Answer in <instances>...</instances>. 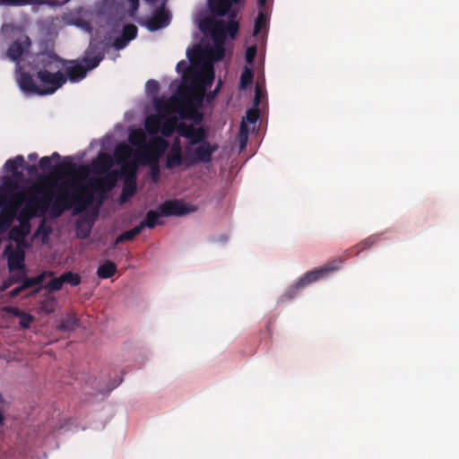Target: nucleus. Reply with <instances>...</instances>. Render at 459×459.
<instances>
[{"instance_id": "f257e3e1", "label": "nucleus", "mask_w": 459, "mask_h": 459, "mask_svg": "<svg viewBox=\"0 0 459 459\" xmlns=\"http://www.w3.org/2000/svg\"><path fill=\"white\" fill-rule=\"evenodd\" d=\"M87 187H83L76 180L71 178L65 180L55 199L67 211L74 208V213L77 214L90 206L95 197Z\"/></svg>"}, {"instance_id": "f03ea898", "label": "nucleus", "mask_w": 459, "mask_h": 459, "mask_svg": "<svg viewBox=\"0 0 459 459\" xmlns=\"http://www.w3.org/2000/svg\"><path fill=\"white\" fill-rule=\"evenodd\" d=\"M197 208L190 205L182 200H167L159 206V212L151 210L147 212L144 221L138 225L143 228L153 229L159 224L160 216H183L194 212Z\"/></svg>"}, {"instance_id": "7ed1b4c3", "label": "nucleus", "mask_w": 459, "mask_h": 459, "mask_svg": "<svg viewBox=\"0 0 459 459\" xmlns=\"http://www.w3.org/2000/svg\"><path fill=\"white\" fill-rule=\"evenodd\" d=\"M342 262L343 260L342 258H336L330 261L321 268L306 273L302 277H300L296 284L287 290L285 293L286 298L289 299L294 298L304 287L328 276L329 273L337 271L341 267Z\"/></svg>"}, {"instance_id": "20e7f679", "label": "nucleus", "mask_w": 459, "mask_h": 459, "mask_svg": "<svg viewBox=\"0 0 459 459\" xmlns=\"http://www.w3.org/2000/svg\"><path fill=\"white\" fill-rule=\"evenodd\" d=\"M219 149V144L208 141L196 144L195 146L185 147V165L192 167L199 163H209L212 160V155Z\"/></svg>"}, {"instance_id": "39448f33", "label": "nucleus", "mask_w": 459, "mask_h": 459, "mask_svg": "<svg viewBox=\"0 0 459 459\" xmlns=\"http://www.w3.org/2000/svg\"><path fill=\"white\" fill-rule=\"evenodd\" d=\"M119 178V171L111 170L101 178H90L83 187H87V191L92 194H97V198L100 202H103L108 192L111 191L117 185Z\"/></svg>"}, {"instance_id": "423d86ee", "label": "nucleus", "mask_w": 459, "mask_h": 459, "mask_svg": "<svg viewBox=\"0 0 459 459\" xmlns=\"http://www.w3.org/2000/svg\"><path fill=\"white\" fill-rule=\"evenodd\" d=\"M151 146L153 148V151L156 153V157L152 158L151 153H138L142 158L141 164L146 165L149 164L151 167V178L153 182H157L160 178V166H159V157L163 155L166 149L169 146V143L166 140L161 137L156 136L151 140Z\"/></svg>"}, {"instance_id": "0eeeda50", "label": "nucleus", "mask_w": 459, "mask_h": 459, "mask_svg": "<svg viewBox=\"0 0 459 459\" xmlns=\"http://www.w3.org/2000/svg\"><path fill=\"white\" fill-rule=\"evenodd\" d=\"M36 75L40 82L39 96L53 94L67 81L65 74L62 72L38 71Z\"/></svg>"}, {"instance_id": "6e6552de", "label": "nucleus", "mask_w": 459, "mask_h": 459, "mask_svg": "<svg viewBox=\"0 0 459 459\" xmlns=\"http://www.w3.org/2000/svg\"><path fill=\"white\" fill-rule=\"evenodd\" d=\"M24 200V195L22 193H16L13 195L8 203L6 200L0 196V206L5 205L3 208L2 212L0 214V229L3 230H6L13 223L18 208L22 205Z\"/></svg>"}, {"instance_id": "1a4fd4ad", "label": "nucleus", "mask_w": 459, "mask_h": 459, "mask_svg": "<svg viewBox=\"0 0 459 459\" xmlns=\"http://www.w3.org/2000/svg\"><path fill=\"white\" fill-rule=\"evenodd\" d=\"M67 61L54 52H43L37 56L34 69L38 71L62 72Z\"/></svg>"}, {"instance_id": "9d476101", "label": "nucleus", "mask_w": 459, "mask_h": 459, "mask_svg": "<svg viewBox=\"0 0 459 459\" xmlns=\"http://www.w3.org/2000/svg\"><path fill=\"white\" fill-rule=\"evenodd\" d=\"M177 132L180 136L188 140L187 146H195L207 141L208 134L202 126L195 127L193 125L180 123L177 127Z\"/></svg>"}, {"instance_id": "9b49d317", "label": "nucleus", "mask_w": 459, "mask_h": 459, "mask_svg": "<svg viewBox=\"0 0 459 459\" xmlns=\"http://www.w3.org/2000/svg\"><path fill=\"white\" fill-rule=\"evenodd\" d=\"M200 29L204 33L209 32L213 42L225 43L226 32L224 21L206 18L200 22Z\"/></svg>"}, {"instance_id": "f8f14e48", "label": "nucleus", "mask_w": 459, "mask_h": 459, "mask_svg": "<svg viewBox=\"0 0 459 459\" xmlns=\"http://www.w3.org/2000/svg\"><path fill=\"white\" fill-rule=\"evenodd\" d=\"M104 44L102 41L92 39L84 52L82 59L83 64H88V68L94 69L103 60L105 54Z\"/></svg>"}, {"instance_id": "ddd939ff", "label": "nucleus", "mask_w": 459, "mask_h": 459, "mask_svg": "<svg viewBox=\"0 0 459 459\" xmlns=\"http://www.w3.org/2000/svg\"><path fill=\"white\" fill-rule=\"evenodd\" d=\"M34 216V213L27 214L22 211L19 216L20 226L13 227L10 230V238L14 240L19 246H26L25 237L30 231V219Z\"/></svg>"}, {"instance_id": "4468645a", "label": "nucleus", "mask_w": 459, "mask_h": 459, "mask_svg": "<svg viewBox=\"0 0 459 459\" xmlns=\"http://www.w3.org/2000/svg\"><path fill=\"white\" fill-rule=\"evenodd\" d=\"M56 170L63 176L77 177L80 178H84L89 174V169L86 166L78 168L76 164L73 162L71 157H65L63 162L56 167Z\"/></svg>"}, {"instance_id": "2eb2a0df", "label": "nucleus", "mask_w": 459, "mask_h": 459, "mask_svg": "<svg viewBox=\"0 0 459 459\" xmlns=\"http://www.w3.org/2000/svg\"><path fill=\"white\" fill-rule=\"evenodd\" d=\"M52 200V195L46 194L40 197L32 196L29 200L23 211H25L27 214L34 213V216L36 215L37 211H40L41 213H45L48 210H49Z\"/></svg>"}, {"instance_id": "dca6fc26", "label": "nucleus", "mask_w": 459, "mask_h": 459, "mask_svg": "<svg viewBox=\"0 0 459 459\" xmlns=\"http://www.w3.org/2000/svg\"><path fill=\"white\" fill-rule=\"evenodd\" d=\"M67 63L71 64L69 66H65V76L67 80L73 82H79L86 77L87 72L91 69L88 68V64H79L75 61H67Z\"/></svg>"}, {"instance_id": "f3484780", "label": "nucleus", "mask_w": 459, "mask_h": 459, "mask_svg": "<svg viewBox=\"0 0 459 459\" xmlns=\"http://www.w3.org/2000/svg\"><path fill=\"white\" fill-rule=\"evenodd\" d=\"M169 23V13L163 9H158L154 12L152 17L145 21L144 25L149 30L155 31L168 26Z\"/></svg>"}, {"instance_id": "a211bd4d", "label": "nucleus", "mask_w": 459, "mask_h": 459, "mask_svg": "<svg viewBox=\"0 0 459 459\" xmlns=\"http://www.w3.org/2000/svg\"><path fill=\"white\" fill-rule=\"evenodd\" d=\"M137 31V27L134 24L125 25L121 35L114 39V48L117 50L125 48L131 40L136 38Z\"/></svg>"}, {"instance_id": "6ab92c4d", "label": "nucleus", "mask_w": 459, "mask_h": 459, "mask_svg": "<svg viewBox=\"0 0 459 459\" xmlns=\"http://www.w3.org/2000/svg\"><path fill=\"white\" fill-rule=\"evenodd\" d=\"M128 140L132 145L137 146L143 150V152H137L135 153L136 156H139L138 153H151V151L153 150L151 145H147V137L142 129H135L131 131L128 136Z\"/></svg>"}, {"instance_id": "aec40b11", "label": "nucleus", "mask_w": 459, "mask_h": 459, "mask_svg": "<svg viewBox=\"0 0 459 459\" xmlns=\"http://www.w3.org/2000/svg\"><path fill=\"white\" fill-rule=\"evenodd\" d=\"M114 161L112 157L105 152H100L91 162L92 169L98 174H107L111 171Z\"/></svg>"}, {"instance_id": "412c9836", "label": "nucleus", "mask_w": 459, "mask_h": 459, "mask_svg": "<svg viewBox=\"0 0 459 459\" xmlns=\"http://www.w3.org/2000/svg\"><path fill=\"white\" fill-rule=\"evenodd\" d=\"M137 160H129L127 162L122 163L121 171L119 172V176L123 178L124 180L136 181L137 179V170L139 164L141 163L142 158L137 156Z\"/></svg>"}, {"instance_id": "4be33fe9", "label": "nucleus", "mask_w": 459, "mask_h": 459, "mask_svg": "<svg viewBox=\"0 0 459 459\" xmlns=\"http://www.w3.org/2000/svg\"><path fill=\"white\" fill-rule=\"evenodd\" d=\"M19 84L23 91L39 95L40 87L36 83L30 74L26 72L22 73L19 79Z\"/></svg>"}, {"instance_id": "5701e85b", "label": "nucleus", "mask_w": 459, "mask_h": 459, "mask_svg": "<svg viewBox=\"0 0 459 459\" xmlns=\"http://www.w3.org/2000/svg\"><path fill=\"white\" fill-rule=\"evenodd\" d=\"M25 254L22 250L17 249L8 255V269L10 272L25 269Z\"/></svg>"}, {"instance_id": "b1692460", "label": "nucleus", "mask_w": 459, "mask_h": 459, "mask_svg": "<svg viewBox=\"0 0 459 459\" xmlns=\"http://www.w3.org/2000/svg\"><path fill=\"white\" fill-rule=\"evenodd\" d=\"M232 4L229 0H209L211 12L217 16H224L230 13Z\"/></svg>"}, {"instance_id": "393cba45", "label": "nucleus", "mask_w": 459, "mask_h": 459, "mask_svg": "<svg viewBox=\"0 0 459 459\" xmlns=\"http://www.w3.org/2000/svg\"><path fill=\"white\" fill-rule=\"evenodd\" d=\"M45 275H46V273L43 272V273H39V275L32 277V278L25 277L20 286L22 289V290L30 289L32 287H36V289L34 290H32L30 294V296H33L43 288L42 282L45 280Z\"/></svg>"}, {"instance_id": "a878e982", "label": "nucleus", "mask_w": 459, "mask_h": 459, "mask_svg": "<svg viewBox=\"0 0 459 459\" xmlns=\"http://www.w3.org/2000/svg\"><path fill=\"white\" fill-rule=\"evenodd\" d=\"M56 299L55 296L50 291L45 292L39 302V309L46 314H51L56 310Z\"/></svg>"}, {"instance_id": "bb28decb", "label": "nucleus", "mask_w": 459, "mask_h": 459, "mask_svg": "<svg viewBox=\"0 0 459 459\" xmlns=\"http://www.w3.org/2000/svg\"><path fill=\"white\" fill-rule=\"evenodd\" d=\"M133 153V149L126 143L117 145L114 151L117 162L121 164L129 161Z\"/></svg>"}, {"instance_id": "cd10ccee", "label": "nucleus", "mask_w": 459, "mask_h": 459, "mask_svg": "<svg viewBox=\"0 0 459 459\" xmlns=\"http://www.w3.org/2000/svg\"><path fill=\"white\" fill-rule=\"evenodd\" d=\"M117 273V264L114 262L106 260L97 270V275L100 279L111 278Z\"/></svg>"}, {"instance_id": "c85d7f7f", "label": "nucleus", "mask_w": 459, "mask_h": 459, "mask_svg": "<svg viewBox=\"0 0 459 459\" xmlns=\"http://www.w3.org/2000/svg\"><path fill=\"white\" fill-rule=\"evenodd\" d=\"M144 126L150 134H157L161 126V117L159 115H150L146 117Z\"/></svg>"}, {"instance_id": "c756f323", "label": "nucleus", "mask_w": 459, "mask_h": 459, "mask_svg": "<svg viewBox=\"0 0 459 459\" xmlns=\"http://www.w3.org/2000/svg\"><path fill=\"white\" fill-rule=\"evenodd\" d=\"M137 191L136 181L124 180V186L122 188L120 201L121 203L126 202L130 197L134 196Z\"/></svg>"}, {"instance_id": "7c9ffc66", "label": "nucleus", "mask_w": 459, "mask_h": 459, "mask_svg": "<svg viewBox=\"0 0 459 459\" xmlns=\"http://www.w3.org/2000/svg\"><path fill=\"white\" fill-rule=\"evenodd\" d=\"M24 158L22 155H18L13 159H9L4 163V169L7 172H11L13 176L19 174L18 169L23 167Z\"/></svg>"}, {"instance_id": "2f4dec72", "label": "nucleus", "mask_w": 459, "mask_h": 459, "mask_svg": "<svg viewBox=\"0 0 459 459\" xmlns=\"http://www.w3.org/2000/svg\"><path fill=\"white\" fill-rule=\"evenodd\" d=\"M24 52V48L22 42L16 40L13 41L7 49V56L13 60L17 61L21 58Z\"/></svg>"}, {"instance_id": "473e14b6", "label": "nucleus", "mask_w": 459, "mask_h": 459, "mask_svg": "<svg viewBox=\"0 0 459 459\" xmlns=\"http://www.w3.org/2000/svg\"><path fill=\"white\" fill-rule=\"evenodd\" d=\"M235 16V12L231 11V13L229 15L230 21L228 22H225L226 35L228 34L231 39L236 38L239 29L238 22L234 20Z\"/></svg>"}, {"instance_id": "72a5a7b5", "label": "nucleus", "mask_w": 459, "mask_h": 459, "mask_svg": "<svg viewBox=\"0 0 459 459\" xmlns=\"http://www.w3.org/2000/svg\"><path fill=\"white\" fill-rule=\"evenodd\" d=\"M253 80H254L253 69L248 66H245L241 73V75H240L239 88L241 90L247 89L253 83Z\"/></svg>"}, {"instance_id": "f704fd0d", "label": "nucleus", "mask_w": 459, "mask_h": 459, "mask_svg": "<svg viewBox=\"0 0 459 459\" xmlns=\"http://www.w3.org/2000/svg\"><path fill=\"white\" fill-rule=\"evenodd\" d=\"M183 163L185 164V156L183 157L182 154L168 152L166 159V168L168 169H173L181 166Z\"/></svg>"}, {"instance_id": "c9c22d12", "label": "nucleus", "mask_w": 459, "mask_h": 459, "mask_svg": "<svg viewBox=\"0 0 459 459\" xmlns=\"http://www.w3.org/2000/svg\"><path fill=\"white\" fill-rule=\"evenodd\" d=\"M77 325V319L74 316L68 315L59 321L57 328L62 331H71L74 330Z\"/></svg>"}, {"instance_id": "e433bc0d", "label": "nucleus", "mask_w": 459, "mask_h": 459, "mask_svg": "<svg viewBox=\"0 0 459 459\" xmlns=\"http://www.w3.org/2000/svg\"><path fill=\"white\" fill-rule=\"evenodd\" d=\"M178 127L177 121L175 118L166 119L163 123H161L160 132L165 137H169Z\"/></svg>"}, {"instance_id": "4c0bfd02", "label": "nucleus", "mask_w": 459, "mask_h": 459, "mask_svg": "<svg viewBox=\"0 0 459 459\" xmlns=\"http://www.w3.org/2000/svg\"><path fill=\"white\" fill-rule=\"evenodd\" d=\"M142 232V227H139L138 225L135 226L134 228H133L132 230H126L125 232H123L122 234H120L116 241H115V245L120 243V242H123V241H129V240H132L134 239L137 235H139L140 233Z\"/></svg>"}, {"instance_id": "58836bf2", "label": "nucleus", "mask_w": 459, "mask_h": 459, "mask_svg": "<svg viewBox=\"0 0 459 459\" xmlns=\"http://www.w3.org/2000/svg\"><path fill=\"white\" fill-rule=\"evenodd\" d=\"M225 43L213 42V47L210 49L209 54L213 61H221L225 56Z\"/></svg>"}, {"instance_id": "ea45409f", "label": "nucleus", "mask_w": 459, "mask_h": 459, "mask_svg": "<svg viewBox=\"0 0 459 459\" xmlns=\"http://www.w3.org/2000/svg\"><path fill=\"white\" fill-rule=\"evenodd\" d=\"M267 25V16L264 10H259L258 15L255 21L253 35L256 36Z\"/></svg>"}, {"instance_id": "a19ab883", "label": "nucleus", "mask_w": 459, "mask_h": 459, "mask_svg": "<svg viewBox=\"0 0 459 459\" xmlns=\"http://www.w3.org/2000/svg\"><path fill=\"white\" fill-rule=\"evenodd\" d=\"M62 280L65 283L70 284L74 287L78 286L82 281L81 276L73 272H66L63 273Z\"/></svg>"}, {"instance_id": "79ce46f5", "label": "nucleus", "mask_w": 459, "mask_h": 459, "mask_svg": "<svg viewBox=\"0 0 459 459\" xmlns=\"http://www.w3.org/2000/svg\"><path fill=\"white\" fill-rule=\"evenodd\" d=\"M65 211H67V210L65 209L59 204V202H57L55 198L52 200L50 207H49V213H50L51 217L57 218V217L61 216L63 214V212H65Z\"/></svg>"}, {"instance_id": "37998d69", "label": "nucleus", "mask_w": 459, "mask_h": 459, "mask_svg": "<svg viewBox=\"0 0 459 459\" xmlns=\"http://www.w3.org/2000/svg\"><path fill=\"white\" fill-rule=\"evenodd\" d=\"M65 282L62 280V275L58 278H54L50 280L45 286L44 289L48 290V291H56L61 290L63 284Z\"/></svg>"}, {"instance_id": "c03bdc74", "label": "nucleus", "mask_w": 459, "mask_h": 459, "mask_svg": "<svg viewBox=\"0 0 459 459\" xmlns=\"http://www.w3.org/2000/svg\"><path fill=\"white\" fill-rule=\"evenodd\" d=\"M20 322L19 325L23 329L30 328L31 323L34 321V316L29 313L23 312L21 316H19Z\"/></svg>"}, {"instance_id": "a18cd8bd", "label": "nucleus", "mask_w": 459, "mask_h": 459, "mask_svg": "<svg viewBox=\"0 0 459 459\" xmlns=\"http://www.w3.org/2000/svg\"><path fill=\"white\" fill-rule=\"evenodd\" d=\"M91 226L88 224L78 223L76 226L77 236L81 238H86L91 234Z\"/></svg>"}, {"instance_id": "49530a36", "label": "nucleus", "mask_w": 459, "mask_h": 459, "mask_svg": "<svg viewBox=\"0 0 459 459\" xmlns=\"http://www.w3.org/2000/svg\"><path fill=\"white\" fill-rule=\"evenodd\" d=\"M257 54V48L255 45L249 46L245 53V59L248 65H252Z\"/></svg>"}, {"instance_id": "de8ad7c7", "label": "nucleus", "mask_w": 459, "mask_h": 459, "mask_svg": "<svg viewBox=\"0 0 459 459\" xmlns=\"http://www.w3.org/2000/svg\"><path fill=\"white\" fill-rule=\"evenodd\" d=\"M30 4V0H0L1 5L22 6Z\"/></svg>"}, {"instance_id": "09e8293b", "label": "nucleus", "mask_w": 459, "mask_h": 459, "mask_svg": "<svg viewBox=\"0 0 459 459\" xmlns=\"http://www.w3.org/2000/svg\"><path fill=\"white\" fill-rule=\"evenodd\" d=\"M375 238L374 237H369V238H367L366 239H364L363 241H361L358 247H361V249L357 251L356 255H358L361 250H364L366 248H368L370 247L374 243H375Z\"/></svg>"}, {"instance_id": "8fccbe9b", "label": "nucleus", "mask_w": 459, "mask_h": 459, "mask_svg": "<svg viewBox=\"0 0 459 459\" xmlns=\"http://www.w3.org/2000/svg\"><path fill=\"white\" fill-rule=\"evenodd\" d=\"M17 282L18 279H13L12 276L8 277L3 281L2 285L0 286V291H4L5 290L9 289L11 286Z\"/></svg>"}, {"instance_id": "3c124183", "label": "nucleus", "mask_w": 459, "mask_h": 459, "mask_svg": "<svg viewBox=\"0 0 459 459\" xmlns=\"http://www.w3.org/2000/svg\"><path fill=\"white\" fill-rule=\"evenodd\" d=\"M259 114L255 109H248L247 111L246 118L249 123H255L258 119Z\"/></svg>"}, {"instance_id": "603ef678", "label": "nucleus", "mask_w": 459, "mask_h": 459, "mask_svg": "<svg viewBox=\"0 0 459 459\" xmlns=\"http://www.w3.org/2000/svg\"><path fill=\"white\" fill-rule=\"evenodd\" d=\"M39 166L44 170L51 169V158L48 156L42 157L39 161Z\"/></svg>"}, {"instance_id": "864d4df0", "label": "nucleus", "mask_w": 459, "mask_h": 459, "mask_svg": "<svg viewBox=\"0 0 459 459\" xmlns=\"http://www.w3.org/2000/svg\"><path fill=\"white\" fill-rule=\"evenodd\" d=\"M5 313L7 314H11L16 317H19L22 316V314L24 312L21 309H19L18 307H4V309H3Z\"/></svg>"}, {"instance_id": "5fc2aeb1", "label": "nucleus", "mask_w": 459, "mask_h": 459, "mask_svg": "<svg viewBox=\"0 0 459 459\" xmlns=\"http://www.w3.org/2000/svg\"><path fill=\"white\" fill-rule=\"evenodd\" d=\"M146 88H147V91H149L157 92L159 90V83L155 80H149L146 82Z\"/></svg>"}, {"instance_id": "6e6d98bb", "label": "nucleus", "mask_w": 459, "mask_h": 459, "mask_svg": "<svg viewBox=\"0 0 459 459\" xmlns=\"http://www.w3.org/2000/svg\"><path fill=\"white\" fill-rule=\"evenodd\" d=\"M169 152L176 153V154H182V148H181L179 140H176L173 143V144H172V146H171V148H170Z\"/></svg>"}, {"instance_id": "4d7b16f0", "label": "nucleus", "mask_w": 459, "mask_h": 459, "mask_svg": "<svg viewBox=\"0 0 459 459\" xmlns=\"http://www.w3.org/2000/svg\"><path fill=\"white\" fill-rule=\"evenodd\" d=\"M19 272L11 275L13 279H18V282H22L26 276L25 269L23 270H18Z\"/></svg>"}, {"instance_id": "13d9d810", "label": "nucleus", "mask_w": 459, "mask_h": 459, "mask_svg": "<svg viewBox=\"0 0 459 459\" xmlns=\"http://www.w3.org/2000/svg\"><path fill=\"white\" fill-rule=\"evenodd\" d=\"M131 4L130 15H134V13L137 11L139 7V0H128Z\"/></svg>"}, {"instance_id": "bf43d9fd", "label": "nucleus", "mask_w": 459, "mask_h": 459, "mask_svg": "<svg viewBox=\"0 0 459 459\" xmlns=\"http://www.w3.org/2000/svg\"><path fill=\"white\" fill-rule=\"evenodd\" d=\"M22 291H23V290H22V289L21 288V286H18V287H16L15 289L12 290L8 293V295H9V297H10V298H12V299H13V298H15V297H17L18 295H20Z\"/></svg>"}, {"instance_id": "052dcab7", "label": "nucleus", "mask_w": 459, "mask_h": 459, "mask_svg": "<svg viewBox=\"0 0 459 459\" xmlns=\"http://www.w3.org/2000/svg\"><path fill=\"white\" fill-rule=\"evenodd\" d=\"M266 0H257V5L260 10L264 11V5H265Z\"/></svg>"}, {"instance_id": "680f3d73", "label": "nucleus", "mask_w": 459, "mask_h": 459, "mask_svg": "<svg viewBox=\"0 0 459 459\" xmlns=\"http://www.w3.org/2000/svg\"><path fill=\"white\" fill-rule=\"evenodd\" d=\"M51 160H59L61 159V156L58 152H55L50 156Z\"/></svg>"}, {"instance_id": "e2e57ef3", "label": "nucleus", "mask_w": 459, "mask_h": 459, "mask_svg": "<svg viewBox=\"0 0 459 459\" xmlns=\"http://www.w3.org/2000/svg\"><path fill=\"white\" fill-rule=\"evenodd\" d=\"M36 169H37V168H36V166H35V165H30V166H29V167H28V169H27V170H28V172H29V173H32V172L36 171Z\"/></svg>"}, {"instance_id": "0e129e2a", "label": "nucleus", "mask_w": 459, "mask_h": 459, "mask_svg": "<svg viewBox=\"0 0 459 459\" xmlns=\"http://www.w3.org/2000/svg\"><path fill=\"white\" fill-rule=\"evenodd\" d=\"M28 158H29L30 160H35L38 158V154L37 153H30V154H29Z\"/></svg>"}, {"instance_id": "69168bd1", "label": "nucleus", "mask_w": 459, "mask_h": 459, "mask_svg": "<svg viewBox=\"0 0 459 459\" xmlns=\"http://www.w3.org/2000/svg\"><path fill=\"white\" fill-rule=\"evenodd\" d=\"M255 104L259 103V91H258V89H256V91H255Z\"/></svg>"}, {"instance_id": "338daca9", "label": "nucleus", "mask_w": 459, "mask_h": 459, "mask_svg": "<svg viewBox=\"0 0 459 459\" xmlns=\"http://www.w3.org/2000/svg\"><path fill=\"white\" fill-rule=\"evenodd\" d=\"M183 64H184V62H183V61L178 62V64L177 65V68H178V69H179L180 65H183Z\"/></svg>"}, {"instance_id": "774afa93", "label": "nucleus", "mask_w": 459, "mask_h": 459, "mask_svg": "<svg viewBox=\"0 0 459 459\" xmlns=\"http://www.w3.org/2000/svg\"><path fill=\"white\" fill-rule=\"evenodd\" d=\"M245 126H245L244 122H242V124H241V132L243 131V129H244V127H245Z\"/></svg>"}]
</instances>
